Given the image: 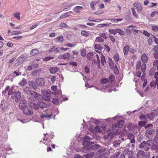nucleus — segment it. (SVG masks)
<instances>
[{
    "mask_svg": "<svg viewBox=\"0 0 158 158\" xmlns=\"http://www.w3.org/2000/svg\"><path fill=\"white\" fill-rule=\"evenodd\" d=\"M108 31L110 33L113 34V35H115L116 34V29H109Z\"/></svg>",
    "mask_w": 158,
    "mask_h": 158,
    "instance_id": "62",
    "label": "nucleus"
},
{
    "mask_svg": "<svg viewBox=\"0 0 158 158\" xmlns=\"http://www.w3.org/2000/svg\"><path fill=\"white\" fill-rule=\"evenodd\" d=\"M144 156V152L141 150H139L137 153V158H143Z\"/></svg>",
    "mask_w": 158,
    "mask_h": 158,
    "instance_id": "16",
    "label": "nucleus"
},
{
    "mask_svg": "<svg viewBox=\"0 0 158 158\" xmlns=\"http://www.w3.org/2000/svg\"><path fill=\"white\" fill-rule=\"evenodd\" d=\"M23 90L24 91V92L27 94H28L29 93V92H30L29 88V87H25L23 89Z\"/></svg>",
    "mask_w": 158,
    "mask_h": 158,
    "instance_id": "60",
    "label": "nucleus"
},
{
    "mask_svg": "<svg viewBox=\"0 0 158 158\" xmlns=\"http://www.w3.org/2000/svg\"><path fill=\"white\" fill-rule=\"evenodd\" d=\"M155 132V129L152 128L148 129L145 132V135L147 138L149 139L151 138Z\"/></svg>",
    "mask_w": 158,
    "mask_h": 158,
    "instance_id": "3",
    "label": "nucleus"
},
{
    "mask_svg": "<svg viewBox=\"0 0 158 158\" xmlns=\"http://www.w3.org/2000/svg\"><path fill=\"white\" fill-rule=\"evenodd\" d=\"M39 52V51L36 49L32 50L30 52V55L31 56H34L37 55Z\"/></svg>",
    "mask_w": 158,
    "mask_h": 158,
    "instance_id": "25",
    "label": "nucleus"
},
{
    "mask_svg": "<svg viewBox=\"0 0 158 158\" xmlns=\"http://www.w3.org/2000/svg\"><path fill=\"white\" fill-rule=\"evenodd\" d=\"M6 102L5 100L1 101V107L2 110H5L6 108Z\"/></svg>",
    "mask_w": 158,
    "mask_h": 158,
    "instance_id": "21",
    "label": "nucleus"
},
{
    "mask_svg": "<svg viewBox=\"0 0 158 158\" xmlns=\"http://www.w3.org/2000/svg\"><path fill=\"white\" fill-rule=\"evenodd\" d=\"M129 47L128 45L125 46L123 48V52L125 56L127 55L129 50Z\"/></svg>",
    "mask_w": 158,
    "mask_h": 158,
    "instance_id": "18",
    "label": "nucleus"
},
{
    "mask_svg": "<svg viewBox=\"0 0 158 158\" xmlns=\"http://www.w3.org/2000/svg\"><path fill=\"white\" fill-rule=\"evenodd\" d=\"M27 105L26 101L24 100H21L19 103V109L23 110L25 107H27Z\"/></svg>",
    "mask_w": 158,
    "mask_h": 158,
    "instance_id": "6",
    "label": "nucleus"
},
{
    "mask_svg": "<svg viewBox=\"0 0 158 158\" xmlns=\"http://www.w3.org/2000/svg\"><path fill=\"white\" fill-rule=\"evenodd\" d=\"M109 20H110L113 23H117L119 21H121L123 19H108Z\"/></svg>",
    "mask_w": 158,
    "mask_h": 158,
    "instance_id": "39",
    "label": "nucleus"
},
{
    "mask_svg": "<svg viewBox=\"0 0 158 158\" xmlns=\"http://www.w3.org/2000/svg\"><path fill=\"white\" fill-rule=\"evenodd\" d=\"M28 84L31 87L34 89L37 88V86L35 82L34 81H30L28 82Z\"/></svg>",
    "mask_w": 158,
    "mask_h": 158,
    "instance_id": "23",
    "label": "nucleus"
},
{
    "mask_svg": "<svg viewBox=\"0 0 158 158\" xmlns=\"http://www.w3.org/2000/svg\"><path fill=\"white\" fill-rule=\"evenodd\" d=\"M131 10L132 12L133 15L134 16L135 18L137 19H139V17L137 13L136 12V11L134 8H131Z\"/></svg>",
    "mask_w": 158,
    "mask_h": 158,
    "instance_id": "24",
    "label": "nucleus"
},
{
    "mask_svg": "<svg viewBox=\"0 0 158 158\" xmlns=\"http://www.w3.org/2000/svg\"><path fill=\"white\" fill-rule=\"evenodd\" d=\"M111 24H112L111 23H107V24H105V23L100 24H99L98 25V26L99 27H105L106 26H110V25Z\"/></svg>",
    "mask_w": 158,
    "mask_h": 158,
    "instance_id": "43",
    "label": "nucleus"
},
{
    "mask_svg": "<svg viewBox=\"0 0 158 158\" xmlns=\"http://www.w3.org/2000/svg\"><path fill=\"white\" fill-rule=\"evenodd\" d=\"M71 55L70 53L66 52L64 54H60L58 56V58L64 60L68 59L70 56Z\"/></svg>",
    "mask_w": 158,
    "mask_h": 158,
    "instance_id": "7",
    "label": "nucleus"
},
{
    "mask_svg": "<svg viewBox=\"0 0 158 158\" xmlns=\"http://www.w3.org/2000/svg\"><path fill=\"white\" fill-rule=\"evenodd\" d=\"M109 64L110 68L113 69L114 67V64L112 60L110 58H109Z\"/></svg>",
    "mask_w": 158,
    "mask_h": 158,
    "instance_id": "33",
    "label": "nucleus"
},
{
    "mask_svg": "<svg viewBox=\"0 0 158 158\" xmlns=\"http://www.w3.org/2000/svg\"><path fill=\"white\" fill-rule=\"evenodd\" d=\"M30 94L32 96L36 98H38L40 96L39 94L33 91H30Z\"/></svg>",
    "mask_w": 158,
    "mask_h": 158,
    "instance_id": "30",
    "label": "nucleus"
},
{
    "mask_svg": "<svg viewBox=\"0 0 158 158\" xmlns=\"http://www.w3.org/2000/svg\"><path fill=\"white\" fill-rule=\"evenodd\" d=\"M14 95L15 98V102H18L19 101L21 97V94L20 91H18L12 94Z\"/></svg>",
    "mask_w": 158,
    "mask_h": 158,
    "instance_id": "9",
    "label": "nucleus"
},
{
    "mask_svg": "<svg viewBox=\"0 0 158 158\" xmlns=\"http://www.w3.org/2000/svg\"><path fill=\"white\" fill-rule=\"evenodd\" d=\"M74 5L73 3H70L69 2L66 1L64 3V6L65 7H69Z\"/></svg>",
    "mask_w": 158,
    "mask_h": 158,
    "instance_id": "35",
    "label": "nucleus"
},
{
    "mask_svg": "<svg viewBox=\"0 0 158 158\" xmlns=\"http://www.w3.org/2000/svg\"><path fill=\"white\" fill-rule=\"evenodd\" d=\"M94 47L95 49L100 50H101L102 49V47L100 44H95Z\"/></svg>",
    "mask_w": 158,
    "mask_h": 158,
    "instance_id": "44",
    "label": "nucleus"
},
{
    "mask_svg": "<svg viewBox=\"0 0 158 158\" xmlns=\"http://www.w3.org/2000/svg\"><path fill=\"white\" fill-rule=\"evenodd\" d=\"M23 113L24 114L27 115L31 114L33 113V112L31 110L30 108L27 106L25 107L24 109L23 110Z\"/></svg>",
    "mask_w": 158,
    "mask_h": 158,
    "instance_id": "11",
    "label": "nucleus"
},
{
    "mask_svg": "<svg viewBox=\"0 0 158 158\" xmlns=\"http://www.w3.org/2000/svg\"><path fill=\"white\" fill-rule=\"evenodd\" d=\"M124 121L123 120H121L119 121H118L117 123L116 124H115L112 126V130L113 131H115V130H114V128L116 127V130H118V128H119L122 127L124 124Z\"/></svg>",
    "mask_w": 158,
    "mask_h": 158,
    "instance_id": "4",
    "label": "nucleus"
},
{
    "mask_svg": "<svg viewBox=\"0 0 158 158\" xmlns=\"http://www.w3.org/2000/svg\"><path fill=\"white\" fill-rule=\"evenodd\" d=\"M99 35L102 37H103L105 39L108 38V36L107 34L105 33H100L99 34Z\"/></svg>",
    "mask_w": 158,
    "mask_h": 158,
    "instance_id": "53",
    "label": "nucleus"
},
{
    "mask_svg": "<svg viewBox=\"0 0 158 158\" xmlns=\"http://www.w3.org/2000/svg\"><path fill=\"white\" fill-rule=\"evenodd\" d=\"M25 60L24 56L22 55L16 59L15 63V65L18 66L20 65L23 63Z\"/></svg>",
    "mask_w": 158,
    "mask_h": 158,
    "instance_id": "5",
    "label": "nucleus"
},
{
    "mask_svg": "<svg viewBox=\"0 0 158 158\" xmlns=\"http://www.w3.org/2000/svg\"><path fill=\"white\" fill-rule=\"evenodd\" d=\"M93 56V53L90 52L87 55V58L89 60H92V57Z\"/></svg>",
    "mask_w": 158,
    "mask_h": 158,
    "instance_id": "50",
    "label": "nucleus"
},
{
    "mask_svg": "<svg viewBox=\"0 0 158 158\" xmlns=\"http://www.w3.org/2000/svg\"><path fill=\"white\" fill-rule=\"evenodd\" d=\"M58 69V68L56 67H53L50 69V71L51 73H54L57 72Z\"/></svg>",
    "mask_w": 158,
    "mask_h": 158,
    "instance_id": "32",
    "label": "nucleus"
},
{
    "mask_svg": "<svg viewBox=\"0 0 158 158\" xmlns=\"http://www.w3.org/2000/svg\"><path fill=\"white\" fill-rule=\"evenodd\" d=\"M30 107L35 109L38 110L39 109L38 105H37L35 103L33 102H30L29 103Z\"/></svg>",
    "mask_w": 158,
    "mask_h": 158,
    "instance_id": "19",
    "label": "nucleus"
},
{
    "mask_svg": "<svg viewBox=\"0 0 158 158\" xmlns=\"http://www.w3.org/2000/svg\"><path fill=\"white\" fill-rule=\"evenodd\" d=\"M150 152H147L144 153V157L145 158H149L150 157Z\"/></svg>",
    "mask_w": 158,
    "mask_h": 158,
    "instance_id": "64",
    "label": "nucleus"
},
{
    "mask_svg": "<svg viewBox=\"0 0 158 158\" xmlns=\"http://www.w3.org/2000/svg\"><path fill=\"white\" fill-rule=\"evenodd\" d=\"M12 34L14 35L20 34H22V32L20 31H13L11 32Z\"/></svg>",
    "mask_w": 158,
    "mask_h": 158,
    "instance_id": "59",
    "label": "nucleus"
},
{
    "mask_svg": "<svg viewBox=\"0 0 158 158\" xmlns=\"http://www.w3.org/2000/svg\"><path fill=\"white\" fill-rule=\"evenodd\" d=\"M27 83V81L24 78H23L22 80L20 81L19 85L21 87H23Z\"/></svg>",
    "mask_w": 158,
    "mask_h": 158,
    "instance_id": "28",
    "label": "nucleus"
},
{
    "mask_svg": "<svg viewBox=\"0 0 158 158\" xmlns=\"http://www.w3.org/2000/svg\"><path fill=\"white\" fill-rule=\"evenodd\" d=\"M56 40L60 43H62L63 42L64 39L63 36H60L56 38Z\"/></svg>",
    "mask_w": 158,
    "mask_h": 158,
    "instance_id": "47",
    "label": "nucleus"
},
{
    "mask_svg": "<svg viewBox=\"0 0 158 158\" xmlns=\"http://www.w3.org/2000/svg\"><path fill=\"white\" fill-rule=\"evenodd\" d=\"M133 5L137 8L138 12H139V11H140L142 10V8L140 4L138 2H135L133 4Z\"/></svg>",
    "mask_w": 158,
    "mask_h": 158,
    "instance_id": "13",
    "label": "nucleus"
},
{
    "mask_svg": "<svg viewBox=\"0 0 158 158\" xmlns=\"http://www.w3.org/2000/svg\"><path fill=\"white\" fill-rule=\"evenodd\" d=\"M141 60L143 63H146L148 61V58L145 53L143 54L141 56Z\"/></svg>",
    "mask_w": 158,
    "mask_h": 158,
    "instance_id": "15",
    "label": "nucleus"
},
{
    "mask_svg": "<svg viewBox=\"0 0 158 158\" xmlns=\"http://www.w3.org/2000/svg\"><path fill=\"white\" fill-rule=\"evenodd\" d=\"M152 29L154 32H157L158 31V26L155 25H152Z\"/></svg>",
    "mask_w": 158,
    "mask_h": 158,
    "instance_id": "38",
    "label": "nucleus"
},
{
    "mask_svg": "<svg viewBox=\"0 0 158 158\" xmlns=\"http://www.w3.org/2000/svg\"><path fill=\"white\" fill-rule=\"evenodd\" d=\"M104 40L101 36H98L96 38V42H102L104 41Z\"/></svg>",
    "mask_w": 158,
    "mask_h": 158,
    "instance_id": "45",
    "label": "nucleus"
},
{
    "mask_svg": "<svg viewBox=\"0 0 158 158\" xmlns=\"http://www.w3.org/2000/svg\"><path fill=\"white\" fill-rule=\"evenodd\" d=\"M89 130L92 133H100L102 132V130L100 127L98 126L95 127L94 128H93L92 127H89Z\"/></svg>",
    "mask_w": 158,
    "mask_h": 158,
    "instance_id": "8",
    "label": "nucleus"
},
{
    "mask_svg": "<svg viewBox=\"0 0 158 158\" xmlns=\"http://www.w3.org/2000/svg\"><path fill=\"white\" fill-rule=\"evenodd\" d=\"M15 86H13L11 87L10 89L8 92V95L9 96L11 95L12 94H13L15 93L17 91L15 89Z\"/></svg>",
    "mask_w": 158,
    "mask_h": 158,
    "instance_id": "17",
    "label": "nucleus"
},
{
    "mask_svg": "<svg viewBox=\"0 0 158 158\" xmlns=\"http://www.w3.org/2000/svg\"><path fill=\"white\" fill-rule=\"evenodd\" d=\"M108 79V83H111L114 81V76L113 75H111L109 77Z\"/></svg>",
    "mask_w": 158,
    "mask_h": 158,
    "instance_id": "41",
    "label": "nucleus"
},
{
    "mask_svg": "<svg viewBox=\"0 0 158 158\" xmlns=\"http://www.w3.org/2000/svg\"><path fill=\"white\" fill-rule=\"evenodd\" d=\"M115 62H118L119 60V56L118 54H115L113 56Z\"/></svg>",
    "mask_w": 158,
    "mask_h": 158,
    "instance_id": "42",
    "label": "nucleus"
},
{
    "mask_svg": "<svg viewBox=\"0 0 158 158\" xmlns=\"http://www.w3.org/2000/svg\"><path fill=\"white\" fill-rule=\"evenodd\" d=\"M10 87L9 86H7L5 90L2 92L3 94H5L9 90Z\"/></svg>",
    "mask_w": 158,
    "mask_h": 158,
    "instance_id": "55",
    "label": "nucleus"
},
{
    "mask_svg": "<svg viewBox=\"0 0 158 158\" xmlns=\"http://www.w3.org/2000/svg\"><path fill=\"white\" fill-rule=\"evenodd\" d=\"M148 122V119H147L146 120L144 121H140L138 122V124L139 126L143 127L144 126H145Z\"/></svg>",
    "mask_w": 158,
    "mask_h": 158,
    "instance_id": "26",
    "label": "nucleus"
},
{
    "mask_svg": "<svg viewBox=\"0 0 158 158\" xmlns=\"http://www.w3.org/2000/svg\"><path fill=\"white\" fill-rule=\"evenodd\" d=\"M51 114H42L40 115V118L41 119H42L44 118H51Z\"/></svg>",
    "mask_w": 158,
    "mask_h": 158,
    "instance_id": "46",
    "label": "nucleus"
},
{
    "mask_svg": "<svg viewBox=\"0 0 158 158\" xmlns=\"http://www.w3.org/2000/svg\"><path fill=\"white\" fill-rule=\"evenodd\" d=\"M148 118L150 120H152L155 117V113L152 112L147 115Z\"/></svg>",
    "mask_w": 158,
    "mask_h": 158,
    "instance_id": "22",
    "label": "nucleus"
},
{
    "mask_svg": "<svg viewBox=\"0 0 158 158\" xmlns=\"http://www.w3.org/2000/svg\"><path fill=\"white\" fill-rule=\"evenodd\" d=\"M116 34L118 33L120 35H124V32L120 29H116Z\"/></svg>",
    "mask_w": 158,
    "mask_h": 158,
    "instance_id": "40",
    "label": "nucleus"
},
{
    "mask_svg": "<svg viewBox=\"0 0 158 158\" xmlns=\"http://www.w3.org/2000/svg\"><path fill=\"white\" fill-rule=\"evenodd\" d=\"M139 118L141 120H144V121L146 120L147 119H148L147 118L146 115L145 114L141 115L139 116Z\"/></svg>",
    "mask_w": 158,
    "mask_h": 158,
    "instance_id": "54",
    "label": "nucleus"
},
{
    "mask_svg": "<svg viewBox=\"0 0 158 158\" xmlns=\"http://www.w3.org/2000/svg\"><path fill=\"white\" fill-rule=\"evenodd\" d=\"M81 34L82 36L86 37L88 36L89 34L88 31H81Z\"/></svg>",
    "mask_w": 158,
    "mask_h": 158,
    "instance_id": "36",
    "label": "nucleus"
},
{
    "mask_svg": "<svg viewBox=\"0 0 158 158\" xmlns=\"http://www.w3.org/2000/svg\"><path fill=\"white\" fill-rule=\"evenodd\" d=\"M44 137L43 139V143L48 146H51L53 148H55V145L52 143V139H53V135L52 133H47L44 135Z\"/></svg>",
    "mask_w": 158,
    "mask_h": 158,
    "instance_id": "1",
    "label": "nucleus"
},
{
    "mask_svg": "<svg viewBox=\"0 0 158 158\" xmlns=\"http://www.w3.org/2000/svg\"><path fill=\"white\" fill-rule=\"evenodd\" d=\"M154 141L155 143L152 146L151 149L153 150H158V137L155 138Z\"/></svg>",
    "mask_w": 158,
    "mask_h": 158,
    "instance_id": "10",
    "label": "nucleus"
},
{
    "mask_svg": "<svg viewBox=\"0 0 158 158\" xmlns=\"http://www.w3.org/2000/svg\"><path fill=\"white\" fill-rule=\"evenodd\" d=\"M56 47L55 46H53L52 48L48 51L49 52H55Z\"/></svg>",
    "mask_w": 158,
    "mask_h": 158,
    "instance_id": "63",
    "label": "nucleus"
},
{
    "mask_svg": "<svg viewBox=\"0 0 158 158\" xmlns=\"http://www.w3.org/2000/svg\"><path fill=\"white\" fill-rule=\"evenodd\" d=\"M36 83L38 85L43 86L44 84V81L43 78H38L35 80Z\"/></svg>",
    "mask_w": 158,
    "mask_h": 158,
    "instance_id": "12",
    "label": "nucleus"
},
{
    "mask_svg": "<svg viewBox=\"0 0 158 158\" xmlns=\"http://www.w3.org/2000/svg\"><path fill=\"white\" fill-rule=\"evenodd\" d=\"M20 13L19 12H17L14 14V16L18 20H20Z\"/></svg>",
    "mask_w": 158,
    "mask_h": 158,
    "instance_id": "48",
    "label": "nucleus"
},
{
    "mask_svg": "<svg viewBox=\"0 0 158 158\" xmlns=\"http://www.w3.org/2000/svg\"><path fill=\"white\" fill-rule=\"evenodd\" d=\"M134 135L131 134H129L128 136V139L130 140V143H133L135 142Z\"/></svg>",
    "mask_w": 158,
    "mask_h": 158,
    "instance_id": "29",
    "label": "nucleus"
},
{
    "mask_svg": "<svg viewBox=\"0 0 158 158\" xmlns=\"http://www.w3.org/2000/svg\"><path fill=\"white\" fill-rule=\"evenodd\" d=\"M100 57L101 58V61L102 65H104L106 63L104 56L101 54H99Z\"/></svg>",
    "mask_w": 158,
    "mask_h": 158,
    "instance_id": "27",
    "label": "nucleus"
},
{
    "mask_svg": "<svg viewBox=\"0 0 158 158\" xmlns=\"http://www.w3.org/2000/svg\"><path fill=\"white\" fill-rule=\"evenodd\" d=\"M83 9L82 6H77L75 7L73 9V11L76 13H79L80 12V10Z\"/></svg>",
    "mask_w": 158,
    "mask_h": 158,
    "instance_id": "20",
    "label": "nucleus"
},
{
    "mask_svg": "<svg viewBox=\"0 0 158 158\" xmlns=\"http://www.w3.org/2000/svg\"><path fill=\"white\" fill-rule=\"evenodd\" d=\"M141 63L140 61H137L136 65V69H139L141 67Z\"/></svg>",
    "mask_w": 158,
    "mask_h": 158,
    "instance_id": "49",
    "label": "nucleus"
},
{
    "mask_svg": "<svg viewBox=\"0 0 158 158\" xmlns=\"http://www.w3.org/2000/svg\"><path fill=\"white\" fill-rule=\"evenodd\" d=\"M153 127V125L152 124H148L147 125H146L144 127V128L145 129H148L149 127H151V128Z\"/></svg>",
    "mask_w": 158,
    "mask_h": 158,
    "instance_id": "61",
    "label": "nucleus"
},
{
    "mask_svg": "<svg viewBox=\"0 0 158 158\" xmlns=\"http://www.w3.org/2000/svg\"><path fill=\"white\" fill-rule=\"evenodd\" d=\"M98 3L96 1L92 2L90 3V6L92 9L94 10L95 8L94 6Z\"/></svg>",
    "mask_w": 158,
    "mask_h": 158,
    "instance_id": "51",
    "label": "nucleus"
},
{
    "mask_svg": "<svg viewBox=\"0 0 158 158\" xmlns=\"http://www.w3.org/2000/svg\"><path fill=\"white\" fill-rule=\"evenodd\" d=\"M94 155V153L93 152L90 153L83 155L84 156L86 157V158H92Z\"/></svg>",
    "mask_w": 158,
    "mask_h": 158,
    "instance_id": "31",
    "label": "nucleus"
},
{
    "mask_svg": "<svg viewBox=\"0 0 158 158\" xmlns=\"http://www.w3.org/2000/svg\"><path fill=\"white\" fill-rule=\"evenodd\" d=\"M152 142V140H148L147 141H143L139 145V148L144 151H148Z\"/></svg>",
    "mask_w": 158,
    "mask_h": 158,
    "instance_id": "2",
    "label": "nucleus"
},
{
    "mask_svg": "<svg viewBox=\"0 0 158 158\" xmlns=\"http://www.w3.org/2000/svg\"><path fill=\"white\" fill-rule=\"evenodd\" d=\"M129 152V149L128 148H126L123 151V155H126Z\"/></svg>",
    "mask_w": 158,
    "mask_h": 158,
    "instance_id": "57",
    "label": "nucleus"
},
{
    "mask_svg": "<svg viewBox=\"0 0 158 158\" xmlns=\"http://www.w3.org/2000/svg\"><path fill=\"white\" fill-rule=\"evenodd\" d=\"M70 13H73V12L71 11H70L61 14L59 17L60 19H62L70 16Z\"/></svg>",
    "mask_w": 158,
    "mask_h": 158,
    "instance_id": "14",
    "label": "nucleus"
},
{
    "mask_svg": "<svg viewBox=\"0 0 158 158\" xmlns=\"http://www.w3.org/2000/svg\"><path fill=\"white\" fill-rule=\"evenodd\" d=\"M38 108L39 107L41 108H44L46 107L47 105L46 104L43 102H40L38 104Z\"/></svg>",
    "mask_w": 158,
    "mask_h": 158,
    "instance_id": "34",
    "label": "nucleus"
},
{
    "mask_svg": "<svg viewBox=\"0 0 158 158\" xmlns=\"http://www.w3.org/2000/svg\"><path fill=\"white\" fill-rule=\"evenodd\" d=\"M90 139V138L88 136H86L84 138V141L82 143L83 145H84V144L85 143L87 142L88 140H89Z\"/></svg>",
    "mask_w": 158,
    "mask_h": 158,
    "instance_id": "56",
    "label": "nucleus"
},
{
    "mask_svg": "<svg viewBox=\"0 0 158 158\" xmlns=\"http://www.w3.org/2000/svg\"><path fill=\"white\" fill-rule=\"evenodd\" d=\"M146 68V67L145 63H143L142 64L141 67V71L143 73H144L145 72Z\"/></svg>",
    "mask_w": 158,
    "mask_h": 158,
    "instance_id": "37",
    "label": "nucleus"
},
{
    "mask_svg": "<svg viewBox=\"0 0 158 158\" xmlns=\"http://www.w3.org/2000/svg\"><path fill=\"white\" fill-rule=\"evenodd\" d=\"M134 152L132 151H129L127 154V156L129 158H133L132 157L133 156Z\"/></svg>",
    "mask_w": 158,
    "mask_h": 158,
    "instance_id": "52",
    "label": "nucleus"
},
{
    "mask_svg": "<svg viewBox=\"0 0 158 158\" xmlns=\"http://www.w3.org/2000/svg\"><path fill=\"white\" fill-rule=\"evenodd\" d=\"M101 82L102 84H106L108 82V79L106 78L102 79L101 80Z\"/></svg>",
    "mask_w": 158,
    "mask_h": 158,
    "instance_id": "58",
    "label": "nucleus"
}]
</instances>
